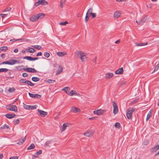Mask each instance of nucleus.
Listing matches in <instances>:
<instances>
[{"label":"nucleus","mask_w":159,"mask_h":159,"mask_svg":"<svg viewBox=\"0 0 159 159\" xmlns=\"http://www.w3.org/2000/svg\"><path fill=\"white\" fill-rule=\"evenodd\" d=\"M124 70L123 67H121L115 71V73L118 75H121L123 73Z\"/></svg>","instance_id":"10"},{"label":"nucleus","mask_w":159,"mask_h":159,"mask_svg":"<svg viewBox=\"0 0 159 159\" xmlns=\"http://www.w3.org/2000/svg\"><path fill=\"white\" fill-rule=\"evenodd\" d=\"M148 44V43H136L135 44V46H142L146 45Z\"/></svg>","instance_id":"23"},{"label":"nucleus","mask_w":159,"mask_h":159,"mask_svg":"<svg viewBox=\"0 0 159 159\" xmlns=\"http://www.w3.org/2000/svg\"><path fill=\"white\" fill-rule=\"evenodd\" d=\"M20 82L21 83H26V80H25L23 79H21L20 80Z\"/></svg>","instance_id":"55"},{"label":"nucleus","mask_w":159,"mask_h":159,"mask_svg":"<svg viewBox=\"0 0 159 159\" xmlns=\"http://www.w3.org/2000/svg\"><path fill=\"white\" fill-rule=\"evenodd\" d=\"M15 90V89L13 88H10L8 89V91L10 92H14Z\"/></svg>","instance_id":"48"},{"label":"nucleus","mask_w":159,"mask_h":159,"mask_svg":"<svg viewBox=\"0 0 159 159\" xmlns=\"http://www.w3.org/2000/svg\"><path fill=\"white\" fill-rule=\"evenodd\" d=\"M22 76L24 77H26L28 76V75L27 73H24L23 74Z\"/></svg>","instance_id":"59"},{"label":"nucleus","mask_w":159,"mask_h":159,"mask_svg":"<svg viewBox=\"0 0 159 159\" xmlns=\"http://www.w3.org/2000/svg\"><path fill=\"white\" fill-rule=\"evenodd\" d=\"M51 143V141H47L44 145V147L46 146H48L50 147V144Z\"/></svg>","instance_id":"29"},{"label":"nucleus","mask_w":159,"mask_h":159,"mask_svg":"<svg viewBox=\"0 0 159 159\" xmlns=\"http://www.w3.org/2000/svg\"><path fill=\"white\" fill-rule=\"evenodd\" d=\"M113 75V73H107L106 75L105 78L106 79H109L112 77Z\"/></svg>","instance_id":"14"},{"label":"nucleus","mask_w":159,"mask_h":159,"mask_svg":"<svg viewBox=\"0 0 159 159\" xmlns=\"http://www.w3.org/2000/svg\"><path fill=\"white\" fill-rule=\"evenodd\" d=\"M27 84H28L29 85H30L31 86H34V84L32 83L31 81H29L28 80H26V83Z\"/></svg>","instance_id":"26"},{"label":"nucleus","mask_w":159,"mask_h":159,"mask_svg":"<svg viewBox=\"0 0 159 159\" xmlns=\"http://www.w3.org/2000/svg\"><path fill=\"white\" fill-rule=\"evenodd\" d=\"M144 20L143 18H142V19H141L138 20H136V22L139 25H141L144 22Z\"/></svg>","instance_id":"21"},{"label":"nucleus","mask_w":159,"mask_h":159,"mask_svg":"<svg viewBox=\"0 0 159 159\" xmlns=\"http://www.w3.org/2000/svg\"><path fill=\"white\" fill-rule=\"evenodd\" d=\"M151 112L150 111H149V112L148 113V114L147 115V117L146 118V120L148 121L151 117L152 114H151Z\"/></svg>","instance_id":"33"},{"label":"nucleus","mask_w":159,"mask_h":159,"mask_svg":"<svg viewBox=\"0 0 159 159\" xmlns=\"http://www.w3.org/2000/svg\"><path fill=\"white\" fill-rule=\"evenodd\" d=\"M39 59L38 57H32V61H35L36 60H37Z\"/></svg>","instance_id":"64"},{"label":"nucleus","mask_w":159,"mask_h":159,"mask_svg":"<svg viewBox=\"0 0 159 159\" xmlns=\"http://www.w3.org/2000/svg\"><path fill=\"white\" fill-rule=\"evenodd\" d=\"M22 40H24V39H11L10 40V41H12V42H15L16 41Z\"/></svg>","instance_id":"52"},{"label":"nucleus","mask_w":159,"mask_h":159,"mask_svg":"<svg viewBox=\"0 0 159 159\" xmlns=\"http://www.w3.org/2000/svg\"><path fill=\"white\" fill-rule=\"evenodd\" d=\"M0 65L2 64H8L9 65V61H4L2 63L0 64Z\"/></svg>","instance_id":"50"},{"label":"nucleus","mask_w":159,"mask_h":159,"mask_svg":"<svg viewBox=\"0 0 159 159\" xmlns=\"http://www.w3.org/2000/svg\"><path fill=\"white\" fill-rule=\"evenodd\" d=\"M26 51L29 52L33 53L36 51V50L34 48H30L25 50Z\"/></svg>","instance_id":"20"},{"label":"nucleus","mask_w":159,"mask_h":159,"mask_svg":"<svg viewBox=\"0 0 159 159\" xmlns=\"http://www.w3.org/2000/svg\"><path fill=\"white\" fill-rule=\"evenodd\" d=\"M37 107V105H35L33 106H30V109L33 110L34 109H36Z\"/></svg>","instance_id":"40"},{"label":"nucleus","mask_w":159,"mask_h":159,"mask_svg":"<svg viewBox=\"0 0 159 159\" xmlns=\"http://www.w3.org/2000/svg\"><path fill=\"white\" fill-rule=\"evenodd\" d=\"M68 23L67 21H65L64 22H61L59 23V24L61 25H66Z\"/></svg>","instance_id":"43"},{"label":"nucleus","mask_w":159,"mask_h":159,"mask_svg":"<svg viewBox=\"0 0 159 159\" xmlns=\"http://www.w3.org/2000/svg\"><path fill=\"white\" fill-rule=\"evenodd\" d=\"M19 122L20 120L18 119L14 120L13 121V122L14 125L18 124L19 123Z\"/></svg>","instance_id":"38"},{"label":"nucleus","mask_w":159,"mask_h":159,"mask_svg":"<svg viewBox=\"0 0 159 159\" xmlns=\"http://www.w3.org/2000/svg\"><path fill=\"white\" fill-rule=\"evenodd\" d=\"M74 95H77V96L80 95V94L79 93H77L75 91V93H74Z\"/></svg>","instance_id":"63"},{"label":"nucleus","mask_w":159,"mask_h":159,"mask_svg":"<svg viewBox=\"0 0 159 159\" xmlns=\"http://www.w3.org/2000/svg\"><path fill=\"white\" fill-rule=\"evenodd\" d=\"M5 116L8 119L12 118V114H7L5 115Z\"/></svg>","instance_id":"34"},{"label":"nucleus","mask_w":159,"mask_h":159,"mask_svg":"<svg viewBox=\"0 0 159 159\" xmlns=\"http://www.w3.org/2000/svg\"><path fill=\"white\" fill-rule=\"evenodd\" d=\"M70 111L71 112H73L74 113L79 112L80 111V110L78 108L76 107H73L70 109Z\"/></svg>","instance_id":"11"},{"label":"nucleus","mask_w":159,"mask_h":159,"mask_svg":"<svg viewBox=\"0 0 159 159\" xmlns=\"http://www.w3.org/2000/svg\"><path fill=\"white\" fill-rule=\"evenodd\" d=\"M159 67V64H157L156 66L154 68V69L153 72L157 70L158 69Z\"/></svg>","instance_id":"47"},{"label":"nucleus","mask_w":159,"mask_h":159,"mask_svg":"<svg viewBox=\"0 0 159 159\" xmlns=\"http://www.w3.org/2000/svg\"><path fill=\"white\" fill-rule=\"evenodd\" d=\"M24 108L27 110H30V105H28L26 104H24Z\"/></svg>","instance_id":"44"},{"label":"nucleus","mask_w":159,"mask_h":159,"mask_svg":"<svg viewBox=\"0 0 159 159\" xmlns=\"http://www.w3.org/2000/svg\"><path fill=\"white\" fill-rule=\"evenodd\" d=\"M139 100V98H136L133 101H132L130 102L131 105H133L135 103H136Z\"/></svg>","instance_id":"32"},{"label":"nucleus","mask_w":159,"mask_h":159,"mask_svg":"<svg viewBox=\"0 0 159 159\" xmlns=\"http://www.w3.org/2000/svg\"><path fill=\"white\" fill-rule=\"evenodd\" d=\"M121 13L119 11H116L114 14V17L116 18H117L120 17Z\"/></svg>","instance_id":"13"},{"label":"nucleus","mask_w":159,"mask_h":159,"mask_svg":"<svg viewBox=\"0 0 159 159\" xmlns=\"http://www.w3.org/2000/svg\"><path fill=\"white\" fill-rule=\"evenodd\" d=\"M38 111L40 115L42 117H44L47 116L48 114L47 112L44 111H42L39 109L38 110Z\"/></svg>","instance_id":"9"},{"label":"nucleus","mask_w":159,"mask_h":159,"mask_svg":"<svg viewBox=\"0 0 159 159\" xmlns=\"http://www.w3.org/2000/svg\"><path fill=\"white\" fill-rule=\"evenodd\" d=\"M40 4L42 5H46L48 4L47 2L45 0H39Z\"/></svg>","instance_id":"19"},{"label":"nucleus","mask_w":159,"mask_h":159,"mask_svg":"<svg viewBox=\"0 0 159 159\" xmlns=\"http://www.w3.org/2000/svg\"><path fill=\"white\" fill-rule=\"evenodd\" d=\"M70 88L68 87H65L62 89V90L64 91L68 94V93L70 92Z\"/></svg>","instance_id":"18"},{"label":"nucleus","mask_w":159,"mask_h":159,"mask_svg":"<svg viewBox=\"0 0 159 159\" xmlns=\"http://www.w3.org/2000/svg\"><path fill=\"white\" fill-rule=\"evenodd\" d=\"M57 54L58 56L62 57V56H64L66 54L64 52H58L57 53Z\"/></svg>","instance_id":"27"},{"label":"nucleus","mask_w":159,"mask_h":159,"mask_svg":"<svg viewBox=\"0 0 159 159\" xmlns=\"http://www.w3.org/2000/svg\"><path fill=\"white\" fill-rule=\"evenodd\" d=\"M42 153V151L41 150H39L38 152L35 153V154L37 156H38L39 155L41 154Z\"/></svg>","instance_id":"53"},{"label":"nucleus","mask_w":159,"mask_h":159,"mask_svg":"<svg viewBox=\"0 0 159 159\" xmlns=\"http://www.w3.org/2000/svg\"><path fill=\"white\" fill-rule=\"evenodd\" d=\"M90 14L92 15V17L93 18H94L96 16V13H93L92 12H91V13H90Z\"/></svg>","instance_id":"51"},{"label":"nucleus","mask_w":159,"mask_h":159,"mask_svg":"<svg viewBox=\"0 0 159 159\" xmlns=\"http://www.w3.org/2000/svg\"><path fill=\"white\" fill-rule=\"evenodd\" d=\"M45 14L42 13L38 14L36 15H34L30 18V20L32 21H35L39 19H41L43 18Z\"/></svg>","instance_id":"1"},{"label":"nucleus","mask_w":159,"mask_h":159,"mask_svg":"<svg viewBox=\"0 0 159 159\" xmlns=\"http://www.w3.org/2000/svg\"><path fill=\"white\" fill-rule=\"evenodd\" d=\"M89 16H87V15H86L85 18V21L86 22H87L88 21Z\"/></svg>","instance_id":"56"},{"label":"nucleus","mask_w":159,"mask_h":159,"mask_svg":"<svg viewBox=\"0 0 159 159\" xmlns=\"http://www.w3.org/2000/svg\"><path fill=\"white\" fill-rule=\"evenodd\" d=\"M89 132L90 133V134H91L92 136L93 135V134H94V131L93 130H91L89 131Z\"/></svg>","instance_id":"61"},{"label":"nucleus","mask_w":159,"mask_h":159,"mask_svg":"<svg viewBox=\"0 0 159 159\" xmlns=\"http://www.w3.org/2000/svg\"><path fill=\"white\" fill-rule=\"evenodd\" d=\"M19 157L18 156H14L10 157L9 159H18Z\"/></svg>","instance_id":"57"},{"label":"nucleus","mask_w":159,"mask_h":159,"mask_svg":"<svg viewBox=\"0 0 159 159\" xmlns=\"http://www.w3.org/2000/svg\"><path fill=\"white\" fill-rule=\"evenodd\" d=\"M26 136H25L24 139H20L19 140V142L17 143L19 144V145L22 144L24 142H25L26 140Z\"/></svg>","instance_id":"17"},{"label":"nucleus","mask_w":159,"mask_h":159,"mask_svg":"<svg viewBox=\"0 0 159 159\" xmlns=\"http://www.w3.org/2000/svg\"><path fill=\"white\" fill-rule=\"evenodd\" d=\"M75 90H72L70 92L68 93V95L70 96H72L74 95V93H75Z\"/></svg>","instance_id":"39"},{"label":"nucleus","mask_w":159,"mask_h":159,"mask_svg":"<svg viewBox=\"0 0 159 159\" xmlns=\"http://www.w3.org/2000/svg\"><path fill=\"white\" fill-rule=\"evenodd\" d=\"M8 49L7 47L6 46L2 47L0 48V50L2 51L6 50Z\"/></svg>","instance_id":"36"},{"label":"nucleus","mask_w":159,"mask_h":159,"mask_svg":"<svg viewBox=\"0 0 159 159\" xmlns=\"http://www.w3.org/2000/svg\"><path fill=\"white\" fill-rule=\"evenodd\" d=\"M105 111H106L105 110L100 109L94 111H93V113L95 114L99 115L103 114Z\"/></svg>","instance_id":"7"},{"label":"nucleus","mask_w":159,"mask_h":159,"mask_svg":"<svg viewBox=\"0 0 159 159\" xmlns=\"http://www.w3.org/2000/svg\"><path fill=\"white\" fill-rule=\"evenodd\" d=\"M8 69L7 68H1L0 69V72H6L7 71Z\"/></svg>","instance_id":"35"},{"label":"nucleus","mask_w":159,"mask_h":159,"mask_svg":"<svg viewBox=\"0 0 159 159\" xmlns=\"http://www.w3.org/2000/svg\"><path fill=\"white\" fill-rule=\"evenodd\" d=\"M7 14H0V16H1L2 18H4L5 17H6L7 16Z\"/></svg>","instance_id":"54"},{"label":"nucleus","mask_w":159,"mask_h":159,"mask_svg":"<svg viewBox=\"0 0 159 159\" xmlns=\"http://www.w3.org/2000/svg\"><path fill=\"white\" fill-rule=\"evenodd\" d=\"M93 9L92 8H89L88 11L86 14L87 16H90L91 15V14H90L91 12H92Z\"/></svg>","instance_id":"24"},{"label":"nucleus","mask_w":159,"mask_h":159,"mask_svg":"<svg viewBox=\"0 0 159 159\" xmlns=\"http://www.w3.org/2000/svg\"><path fill=\"white\" fill-rule=\"evenodd\" d=\"M76 54L78 55L79 58L82 61H84L87 59L85 53L83 52L78 51L76 52Z\"/></svg>","instance_id":"2"},{"label":"nucleus","mask_w":159,"mask_h":159,"mask_svg":"<svg viewBox=\"0 0 159 159\" xmlns=\"http://www.w3.org/2000/svg\"><path fill=\"white\" fill-rule=\"evenodd\" d=\"M23 59H26L28 60L32 61V57H31L26 56L24 57Z\"/></svg>","instance_id":"31"},{"label":"nucleus","mask_w":159,"mask_h":159,"mask_svg":"<svg viewBox=\"0 0 159 159\" xmlns=\"http://www.w3.org/2000/svg\"><path fill=\"white\" fill-rule=\"evenodd\" d=\"M159 149V145H157L154 147H153L151 149V151L152 152H156Z\"/></svg>","instance_id":"15"},{"label":"nucleus","mask_w":159,"mask_h":159,"mask_svg":"<svg viewBox=\"0 0 159 159\" xmlns=\"http://www.w3.org/2000/svg\"><path fill=\"white\" fill-rule=\"evenodd\" d=\"M9 61L10 65H13L16 63H20L19 60L17 61L14 59H11Z\"/></svg>","instance_id":"12"},{"label":"nucleus","mask_w":159,"mask_h":159,"mask_svg":"<svg viewBox=\"0 0 159 159\" xmlns=\"http://www.w3.org/2000/svg\"><path fill=\"white\" fill-rule=\"evenodd\" d=\"M4 128L5 129H8L9 128V126L8 125H6V124H4Z\"/></svg>","instance_id":"60"},{"label":"nucleus","mask_w":159,"mask_h":159,"mask_svg":"<svg viewBox=\"0 0 159 159\" xmlns=\"http://www.w3.org/2000/svg\"><path fill=\"white\" fill-rule=\"evenodd\" d=\"M135 108H129L127 109L126 115L128 119H131L132 113L135 111Z\"/></svg>","instance_id":"3"},{"label":"nucleus","mask_w":159,"mask_h":159,"mask_svg":"<svg viewBox=\"0 0 159 159\" xmlns=\"http://www.w3.org/2000/svg\"><path fill=\"white\" fill-rule=\"evenodd\" d=\"M68 126V124L65 123L63 125V126L62 127V131H64L65 129H66V127Z\"/></svg>","instance_id":"25"},{"label":"nucleus","mask_w":159,"mask_h":159,"mask_svg":"<svg viewBox=\"0 0 159 159\" xmlns=\"http://www.w3.org/2000/svg\"><path fill=\"white\" fill-rule=\"evenodd\" d=\"M29 94L31 97L34 98H39L41 97V95L39 94H33L29 93Z\"/></svg>","instance_id":"8"},{"label":"nucleus","mask_w":159,"mask_h":159,"mask_svg":"<svg viewBox=\"0 0 159 159\" xmlns=\"http://www.w3.org/2000/svg\"><path fill=\"white\" fill-rule=\"evenodd\" d=\"M115 127L117 128H119L120 127V125L119 122H116L115 123Z\"/></svg>","instance_id":"37"},{"label":"nucleus","mask_w":159,"mask_h":159,"mask_svg":"<svg viewBox=\"0 0 159 159\" xmlns=\"http://www.w3.org/2000/svg\"><path fill=\"white\" fill-rule=\"evenodd\" d=\"M44 56L47 58L48 57L50 56V54L48 52H45L44 53Z\"/></svg>","instance_id":"45"},{"label":"nucleus","mask_w":159,"mask_h":159,"mask_svg":"<svg viewBox=\"0 0 159 159\" xmlns=\"http://www.w3.org/2000/svg\"><path fill=\"white\" fill-rule=\"evenodd\" d=\"M32 80L34 82H37L40 79L37 77H33L32 78Z\"/></svg>","instance_id":"30"},{"label":"nucleus","mask_w":159,"mask_h":159,"mask_svg":"<svg viewBox=\"0 0 159 159\" xmlns=\"http://www.w3.org/2000/svg\"><path fill=\"white\" fill-rule=\"evenodd\" d=\"M35 147V145L34 143H32L30 146H29L27 148V150H30L34 149Z\"/></svg>","instance_id":"22"},{"label":"nucleus","mask_w":159,"mask_h":159,"mask_svg":"<svg viewBox=\"0 0 159 159\" xmlns=\"http://www.w3.org/2000/svg\"><path fill=\"white\" fill-rule=\"evenodd\" d=\"M42 53L41 52H38L36 55V56H40L42 55Z\"/></svg>","instance_id":"62"},{"label":"nucleus","mask_w":159,"mask_h":159,"mask_svg":"<svg viewBox=\"0 0 159 159\" xmlns=\"http://www.w3.org/2000/svg\"><path fill=\"white\" fill-rule=\"evenodd\" d=\"M55 80H53L49 79L47 80V82L49 84H52V83H53V82H55Z\"/></svg>","instance_id":"46"},{"label":"nucleus","mask_w":159,"mask_h":159,"mask_svg":"<svg viewBox=\"0 0 159 159\" xmlns=\"http://www.w3.org/2000/svg\"><path fill=\"white\" fill-rule=\"evenodd\" d=\"M23 69L25 71L28 72H31L32 73H35L37 72V70L34 68H24Z\"/></svg>","instance_id":"5"},{"label":"nucleus","mask_w":159,"mask_h":159,"mask_svg":"<svg viewBox=\"0 0 159 159\" xmlns=\"http://www.w3.org/2000/svg\"><path fill=\"white\" fill-rule=\"evenodd\" d=\"M33 47H34V48H35L39 50L40 49L42 48L41 46L37 45H34L33 46Z\"/></svg>","instance_id":"42"},{"label":"nucleus","mask_w":159,"mask_h":159,"mask_svg":"<svg viewBox=\"0 0 159 159\" xmlns=\"http://www.w3.org/2000/svg\"><path fill=\"white\" fill-rule=\"evenodd\" d=\"M40 4V0H38L37 2H35L34 5L35 6L37 7Z\"/></svg>","instance_id":"49"},{"label":"nucleus","mask_w":159,"mask_h":159,"mask_svg":"<svg viewBox=\"0 0 159 159\" xmlns=\"http://www.w3.org/2000/svg\"><path fill=\"white\" fill-rule=\"evenodd\" d=\"M7 109L9 111H17V107L15 105L12 106L11 104L7 106Z\"/></svg>","instance_id":"4"},{"label":"nucleus","mask_w":159,"mask_h":159,"mask_svg":"<svg viewBox=\"0 0 159 159\" xmlns=\"http://www.w3.org/2000/svg\"><path fill=\"white\" fill-rule=\"evenodd\" d=\"M149 143L148 141L147 140H145L144 141L143 144L144 145H147Z\"/></svg>","instance_id":"58"},{"label":"nucleus","mask_w":159,"mask_h":159,"mask_svg":"<svg viewBox=\"0 0 159 159\" xmlns=\"http://www.w3.org/2000/svg\"><path fill=\"white\" fill-rule=\"evenodd\" d=\"M91 134H90V133L89 132V131H87L84 133V135L87 137H89L92 136Z\"/></svg>","instance_id":"28"},{"label":"nucleus","mask_w":159,"mask_h":159,"mask_svg":"<svg viewBox=\"0 0 159 159\" xmlns=\"http://www.w3.org/2000/svg\"><path fill=\"white\" fill-rule=\"evenodd\" d=\"M113 113L114 114H116L118 112L117 106L115 101H113Z\"/></svg>","instance_id":"6"},{"label":"nucleus","mask_w":159,"mask_h":159,"mask_svg":"<svg viewBox=\"0 0 159 159\" xmlns=\"http://www.w3.org/2000/svg\"><path fill=\"white\" fill-rule=\"evenodd\" d=\"M65 2V0H61L60 1V6L61 8H62L64 6V5H63V3H64V2Z\"/></svg>","instance_id":"41"},{"label":"nucleus","mask_w":159,"mask_h":159,"mask_svg":"<svg viewBox=\"0 0 159 159\" xmlns=\"http://www.w3.org/2000/svg\"><path fill=\"white\" fill-rule=\"evenodd\" d=\"M59 70H57L56 71V75H58L60 74V73L62 71L63 69V67L61 66L60 65L59 66Z\"/></svg>","instance_id":"16"}]
</instances>
